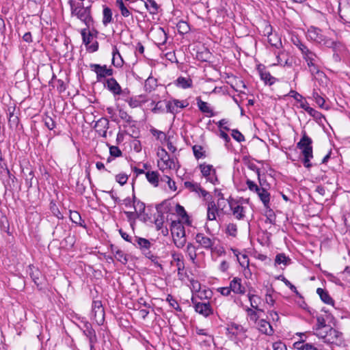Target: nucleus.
I'll return each instance as SVG.
<instances>
[{
    "mask_svg": "<svg viewBox=\"0 0 350 350\" xmlns=\"http://www.w3.org/2000/svg\"><path fill=\"white\" fill-rule=\"evenodd\" d=\"M156 85V80L152 77H148L145 81V88L146 90L151 91L153 86Z\"/></svg>",
    "mask_w": 350,
    "mask_h": 350,
    "instance_id": "61",
    "label": "nucleus"
},
{
    "mask_svg": "<svg viewBox=\"0 0 350 350\" xmlns=\"http://www.w3.org/2000/svg\"><path fill=\"white\" fill-rule=\"evenodd\" d=\"M112 251L115 254V258H116L117 260H118L123 265L127 263L128 257L122 250L116 247L115 249H112Z\"/></svg>",
    "mask_w": 350,
    "mask_h": 350,
    "instance_id": "38",
    "label": "nucleus"
},
{
    "mask_svg": "<svg viewBox=\"0 0 350 350\" xmlns=\"http://www.w3.org/2000/svg\"><path fill=\"white\" fill-rule=\"evenodd\" d=\"M83 325L80 329L83 331L84 335L88 338L90 343H96L97 342V337L95 330L93 329L92 325L88 321H81Z\"/></svg>",
    "mask_w": 350,
    "mask_h": 350,
    "instance_id": "11",
    "label": "nucleus"
},
{
    "mask_svg": "<svg viewBox=\"0 0 350 350\" xmlns=\"http://www.w3.org/2000/svg\"><path fill=\"white\" fill-rule=\"evenodd\" d=\"M193 154L197 159L205 157V152L203 150L202 146L200 145H194L192 147Z\"/></svg>",
    "mask_w": 350,
    "mask_h": 350,
    "instance_id": "43",
    "label": "nucleus"
},
{
    "mask_svg": "<svg viewBox=\"0 0 350 350\" xmlns=\"http://www.w3.org/2000/svg\"><path fill=\"white\" fill-rule=\"evenodd\" d=\"M104 85L114 96L120 95L122 94V88L116 79L111 77L107 79L104 82Z\"/></svg>",
    "mask_w": 350,
    "mask_h": 350,
    "instance_id": "15",
    "label": "nucleus"
},
{
    "mask_svg": "<svg viewBox=\"0 0 350 350\" xmlns=\"http://www.w3.org/2000/svg\"><path fill=\"white\" fill-rule=\"evenodd\" d=\"M297 147L301 150L304 156L302 162L304 167L306 168L311 167L310 160L313 158L312 139L306 134V131L302 132V137L297 144Z\"/></svg>",
    "mask_w": 350,
    "mask_h": 350,
    "instance_id": "3",
    "label": "nucleus"
},
{
    "mask_svg": "<svg viewBox=\"0 0 350 350\" xmlns=\"http://www.w3.org/2000/svg\"><path fill=\"white\" fill-rule=\"evenodd\" d=\"M177 86L186 89L192 86V80L190 78L179 77L176 81Z\"/></svg>",
    "mask_w": 350,
    "mask_h": 350,
    "instance_id": "37",
    "label": "nucleus"
},
{
    "mask_svg": "<svg viewBox=\"0 0 350 350\" xmlns=\"http://www.w3.org/2000/svg\"><path fill=\"white\" fill-rule=\"evenodd\" d=\"M191 301L194 305L196 312L203 317H208L213 314V310L209 302H198L193 297L191 298Z\"/></svg>",
    "mask_w": 350,
    "mask_h": 350,
    "instance_id": "9",
    "label": "nucleus"
},
{
    "mask_svg": "<svg viewBox=\"0 0 350 350\" xmlns=\"http://www.w3.org/2000/svg\"><path fill=\"white\" fill-rule=\"evenodd\" d=\"M196 250V247L192 243H189L187 244L186 252L192 262H195L197 257Z\"/></svg>",
    "mask_w": 350,
    "mask_h": 350,
    "instance_id": "41",
    "label": "nucleus"
},
{
    "mask_svg": "<svg viewBox=\"0 0 350 350\" xmlns=\"http://www.w3.org/2000/svg\"><path fill=\"white\" fill-rule=\"evenodd\" d=\"M273 291L274 290L271 287L267 288L265 294V301L268 305L271 306H273L275 304V299H273L272 295Z\"/></svg>",
    "mask_w": 350,
    "mask_h": 350,
    "instance_id": "46",
    "label": "nucleus"
},
{
    "mask_svg": "<svg viewBox=\"0 0 350 350\" xmlns=\"http://www.w3.org/2000/svg\"><path fill=\"white\" fill-rule=\"evenodd\" d=\"M29 274L37 286L42 285V273L40 271L32 265L28 267Z\"/></svg>",
    "mask_w": 350,
    "mask_h": 350,
    "instance_id": "21",
    "label": "nucleus"
},
{
    "mask_svg": "<svg viewBox=\"0 0 350 350\" xmlns=\"http://www.w3.org/2000/svg\"><path fill=\"white\" fill-rule=\"evenodd\" d=\"M116 5L120 11L121 15L124 18L131 17L133 18V15L131 13V8L129 6V4L124 2L123 0H116Z\"/></svg>",
    "mask_w": 350,
    "mask_h": 350,
    "instance_id": "23",
    "label": "nucleus"
},
{
    "mask_svg": "<svg viewBox=\"0 0 350 350\" xmlns=\"http://www.w3.org/2000/svg\"><path fill=\"white\" fill-rule=\"evenodd\" d=\"M307 38L308 40L320 44L324 40V35L322 33V31L315 27L311 26L307 31Z\"/></svg>",
    "mask_w": 350,
    "mask_h": 350,
    "instance_id": "13",
    "label": "nucleus"
},
{
    "mask_svg": "<svg viewBox=\"0 0 350 350\" xmlns=\"http://www.w3.org/2000/svg\"><path fill=\"white\" fill-rule=\"evenodd\" d=\"M174 103V100L167 101L166 103L165 107L167 109V112L172 113H176L178 112V110L176 109L175 105Z\"/></svg>",
    "mask_w": 350,
    "mask_h": 350,
    "instance_id": "64",
    "label": "nucleus"
},
{
    "mask_svg": "<svg viewBox=\"0 0 350 350\" xmlns=\"http://www.w3.org/2000/svg\"><path fill=\"white\" fill-rule=\"evenodd\" d=\"M302 57L306 61L312 76L316 77L322 82H323V79L327 80L325 73L320 70V66L319 65L320 58L314 52L309 49L302 55Z\"/></svg>",
    "mask_w": 350,
    "mask_h": 350,
    "instance_id": "2",
    "label": "nucleus"
},
{
    "mask_svg": "<svg viewBox=\"0 0 350 350\" xmlns=\"http://www.w3.org/2000/svg\"><path fill=\"white\" fill-rule=\"evenodd\" d=\"M246 332L247 329L243 326L236 323H230L226 327V334L230 340H235L237 336L244 334Z\"/></svg>",
    "mask_w": 350,
    "mask_h": 350,
    "instance_id": "8",
    "label": "nucleus"
},
{
    "mask_svg": "<svg viewBox=\"0 0 350 350\" xmlns=\"http://www.w3.org/2000/svg\"><path fill=\"white\" fill-rule=\"evenodd\" d=\"M43 121L44 122V125L49 129L53 130L55 128L56 124L55 122L53 120V119L48 116L45 115L43 118Z\"/></svg>",
    "mask_w": 350,
    "mask_h": 350,
    "instance_id": "47",
    "label": "nucleus"
},
{
    "mask_svg": "<svg viewBox=\"0 0 350 350\" xmlns=\"http://www.w3.org/2000/svg\"><path fill=\"white\" fill-rule=\"evenodd\" d=\"M226 232L228 235H230L231 237H235L237 236V225L234 224H232V223L228 224L227 225V227H226Z\"/></svg>",
    "mask_w": 350,
    "mask_h": 350,
    "instance_id": "53",
    "label": "nucleus"
},
{
    "mask_svg": "<svg viewBox=\"0 0 350 350\" xmlns=\"http://www.w3.org/2000/svg\"><path fill=\"white\" fill-rule=\"evenodd\" d=\"M229 286L231 291L236 294L243 295L245 292V287L241 284V279L239 278H234L230 281Z\"/></svg>",
    "mask_w": 350,
    "mask_h": 350,
    "instance_id": "22",
    "label": "nucleus"
},
{
    "mask_svg": "<svg viewBox=\"0 0 350 350\" xmlns=\"http://www.w3.org/2000/svg\"><path fill=\"white\" fill-rule=\"evenodd\" d=\"M19 119L13 113H10L8 119V124L10 129H16L18 126Z\"/></svg>",
    "mask_w": 350,
    "mask_h": 350,
    "instance_id": "52",
    "label": "nucleus"
},
{
    "mask_svg": "<svg viewBox=\"0 0 350 350\" xmlns=\"http://www.w3.org/2000/svg\"><path fill=\"white\" fill-rule=\"evenodd\" d=\"M112 64L117 67L120 68L123 66L124 61L122 55H120L116 46H113L112 51Z\"/></svg>",
    "mask_w": 350,
    "mask_h": 350,
    "instance_id": "27",
    "label": "nucleus"
},
{
    "mask_svg": "<svg viewBox=\"0 0 350 350\" xmlns=\"http://www.w3.org/2000/svg\"><path fill=\"white\" fill-rule=\"evenodd\" d=\"M92 314L98 325H103L105 321V311L100 301H93Z\"/></svg>",
    "mask_w": 350,
    "mask_h": 350,
    "instance_id": "7",
    "label": "nucleus"
},
{
    "mask_svg": "<svg viewBox=\"0 0 350 350\" xmlns=\"http://www.w3.org/2000/svg\"><path fill=\"white\" fill-rule=\"evenodd\" d=\"M196 241L200 244V245L205 250H212L213 246L215 243L213 239L206 237L203 233H198L195 237Z\"/></svg>",
    "mask_w": 350,
    "mask_h": 350,
    "instance_id": "16",
    "label": "nucleus"
},
{
    "mask_svg": "<svg viewBox=\"0 0 350 350\" xmlns=\"http://www.w3.org/2000/svg\"><path fill=\"white\" fill-rule=\"evenodd\" d=\"M312 98L315 100L316 103L321 107V108H325L324 104H325V99L319 94L315 90L312 92Z\"/></svg>",
    "mask_w": 350,
    "mask_h": 350,
    "instance_id": "54",
    "label": "nucleus"
},
{
    "mask_svg": "<svg viewBox=\"0 0 350 350\" xmlns=\"http://www.w3.org/2000/svg\"><path fill=\"white\" fill-rule=\"evenodd\" d=\"M90 68L92 71L96 73L98 82H105L107 77L113 75V70L110 67L108 68L107 65L91 64Z\"/></svg>",
    "mask_w": 350,
    "mask_h": 350,
    "instance_id": "4",
    "label": "nucleus"
},
{
    "mask_svg": "<svg viewBox=\"0 0 350 350\" xmlns=\"http://www.w3.org/2000/svg\"><path fill=\"white\" fill-rule=\"evenodd\" d=\"M51 211L54 216L61 219H63L64 216L59 210L58 207L55 203H51Z\"/></svg>",
    "mask_w": 350,
    "mask_h": 350,
    "instance_id": "58",
    "label": "nucleus"
},
{
    "mask_svg": "<svg viewBox=\"0 0 350 350\" xmlns=\"http://www.w3.org/2000/svg\"><path fill=\"white\" fill-rule=\"evenodd\" d=\"M146 101V99L145 98V96L144 95H139L135 97H131L128 100H126V102L128 103L129 105L132 108L139 107L142 103H145Z\"/></svg>",
    "mask_w": 350,
    "mask_h": 350,
    "instance_id": "31",
    "label": "nucleus"
},
{
    "mask_svg": "<svg viewBox=\"0 0 350 350\" xmlns=\"http://www.w3.org/2000/svg\"><path fill=\"white\" fill-rule=\"evenodd\" d=\"M290 262L291 259L282 253L277 254L275 258V262L278 265H287Z\"/></svg>",
    "mask_w": 350,
    "mask_h": 350,
    "instance_id": "42",
    "label": "nucleus"
},
{
    "mask_svg": "<svg viewBox=\"0 0 350 350\" xmlns=\"http://www.w3.org/2000/svg\"><path fill=\"white\" fill-rule=\"evenodd\" d=\"M113 21L112 11L109 7H104L103 10V24L107 26Z\"/></svg>",
    "mask_w": 350,
    "mask_h": 350,
    "instance_id": "35",
    "label": "nucleus"
},
{
    "mask_svg": "<svg viewBox=\"0 0 350 350\" xmlns=\"http://www.w3.org/2000/svg\"><path fill=\"white\" fill-rule=\"evenodd\" d=\"M258 196L262 201L265 208H269L270 201V193L263 187H260L257 192Z\"/></svg>",
    "mask_w": 350,
    "mask_h": 350,
    "instance_id": "29",
    "label": "nucleus"
},
{
    "mask_svg": "<svg viewBox=\"0 0 350 350\" xmlns=\"http://www.w3.org/2000/svg\"><path fill=\"white\" fill-rule=\"evenodd\" d=\"M129 176L124 173H120L116 176V180L120 185H124L126 183Z\"/></svg>",
    "mask_w": 350,
    "mask_h": 350,
    "instance_id": "57",
    "label": "nucleus"
},
{
    "mask_svg": "<svg viewBox=\"0 0 350 350\" xmlns=\"http://www.w3.org/2000/svg\"><path fill=\"white\" fill-rule=\"evenodd\" d=\"M161 157L158 161V166L163 172L167 170H176L178 167L176 166L174 159L170 158L167 152L164 150H161V152L159 153Z\"/></svg>",
    "mask_w": 350,
    "mask_h": 350,
    "instance_id": "6",
    "label": "nucleus"
},
{
    "mask_svg": "<svg viewBox=\"0 0 350 350\" xmlns=\"http://www.w3.org/2000/svg\"><path fill=\"white\" fill-rule=\"evenodd\" d=\"M70 219L72 222L79 224L81 226H85V225L80 222L81 217L77 211H70Z\"/></svg>",
    "mask_w": 350,
    "mask_h": 350,
    "instance_id": "49",
    "label": "nucleus"
},
{
    "mask_svg": "<svg viewBox=\"0 0 350 350\" xmlns=\"http://www.w3.org/2000/svg\"><path fill=\"white\" fill-rule=\"evenodd\" d=\"M199 168L202 176L206 178L207 182H209L213 185H217L219 183V180L216 175V170L212 165L203 163L199 165Z\"/></svg>",
    "mask_w": 350,
    "mask_h": 350,
    "instance_id": "5",
    "label": "nucleus"
},
{
    "mask_svg": "<svg viewBox=\"0 0 350 350\" xmlns=\"http://www.w3.org/2000/svg\"><path fill=\"white\" fill-rule=\"evenodd\" d=\"M271 30V25H266L264 31L265 35L267 36V41L271 46L278 48L282 44L281 40L276 34L272 33Z\"/></svg>",
    "mask_w": 350,
    "mask_h": 350,
    "instance_id": "19",
    "label": "nucleus"
},
{
    "mask_svg": "<svg viewBox=\"0 0 350 350\" xmlns=\"http://www.w3.org/2000/svg\"><path fill=\"white\" fill-rule=\"evenodd\" d=\"M245 311L250 321H254L255 323H257L258 321V320L259 319V316L257 313L258 311L256 310H254L252 308H247L245 309Z\"/></svg>",
    "mask_w": 350,
    "mask_h": 350,
    "instance_id": "44",
    "label": "nucleus"
},
{
    "mask_svg": "<svg viewBox=\"0 0 350 350\" xmlns=\"http://www.w3.org/2000/svg\"><path fill=\"white\" fill-rule=\"evenodd\" d=\"M252 290H250L249 293H247V297L250 301L251 307L257 311L263 312V310L258 307L262 301L260 297L255 295L254 293H252Z\"/></svg>",
    "mask_w": 350,
    "mask_h": 350,
    "instance_id": "24",
    "label": "nucleus"
},
{
    "mask_svg": "<svg viewBox=\"0 0 350 350\" xmlns=\"http://www.w3.org/2000/svg\"><path fill=\"white\" fill-rule=\"evenodd\" d=\"M256 325L259 332L262 334L267 336H272L274 333V330L269 323L265 319H260L256 323Z\"/></svg>",
    "mask_w": 350,
    "mask_h": 350,
    "instance_id": "20",
    "label": "nucleus"
},
{
    "mask_svg": "<svg viewBox=\"0 0 350 350\" xmlns=\"http://www.w3.org/2000/svg\"><path fill=\"white\" fill-rule=\"evenodd\" d=\"M172 234H174V238L180 239L185 237V228L183 226L179 225L176 229L174 230Z\"/></svg>",
    "mask_w": 350,
    "mask_h": 350,
    "instance_id": "51",
    "label": "nucleus"
},
{
    "mask_svg": "<svg viewBox=\"0 0 350 350\" xmlns=\"http://www.w3.org/2000/svg\"><path fill=\"white\" fill-rule=\"evenodd\" d=\"M338 12L344 23L350 24V0H344L340 3Z\"/></svg>",
    "mask_w": 350,
    "mask_h": 350,
    "instance_id": "14",
    "label": "nucleus"
},
{
    "mask_svg": "<svg viewBox=\"0 0 350 350\" xmlns=\"http://www.w3.org/2000/svg\"><path fill=\"white\" fill-rule=\"evenodd\" d=\"M184 186L186 189L189 190V191L195 192L204 198L206 197H211L209 193L204 190L199 183L191 181H185L184 182Z\"/></svg>",
    "mask_w": 350,
    "mask_h": 350,
    "instance_id": "12",
    "label": "nucleus"
},
{
    "mask_svg": "<svg viewBox=\"0 0 350 350\" xmlns=\"http://www.w3.org/2000/svg\"><path fill=\"white\" fill-rule=\"evenodd\" d=\"M81 33L83 44L88 45L91 42L92 38V34L90 33H87V29H82Z\"/></svg>",
    "mask_w": 350,
    "mask_h": 350,
    "instance_id": "56",
    "label": "nucleus"
},
{
    "mask_svg": "<svg viewBox=\"0 0 350 350\" xmlns=\"http://www.w3.org/2000/svg\"><path fill=\"white\" fill-rule=\"evenodd\" d=\"M234 254L237 256V259L242 267L248 266L249 265V259L246 254H241V257L238 255V251L236 250H233Z\"/></svg>",
    "mask_w": 350,
    "mask_h": 350,
    "instance_id": "50",
    "label": "nucleus"
},
{
    "mask_svg": "<svg viewBox=\"0 0 350 350\" xmlns=\"http://www.w3.org/2000/svg\"><path fill=\"white\" fill-rule=\"evenodd\" d=\"M70 13L72 17H76L83 23L88 28L92 24V17L90 7H84L83 3H76L73 0H69Z\"/></svg>",
    "mask_w": 350,
    "mask_h": 350,
    "instance_id": "1",
    "label": "nucleus"
},
{
    "mask_svg": "<svg viewBox=\"0 0 350 350\" xmlns=\"http://www.w3.org/2000/svg\"><path fill=\"white\" fill-rule=\"evenodd\" d=\"M161 181L165 182L168 187L170 190L175 191L176 190V183L171 179V178L168 175H164L163 177L161 178Z\"/></svg>",
    "mask_w": 350,
    "mask_h": 350,
    "instance_id": "45",
    "label": "nucleus"
},
{
    "mask_svg": "<svg viewBox=\"0 0 350 350\" xmlns=\"http://www.w3.org/2000/svg\"><path fill=\"white\" fill-rule=\"evenodd\" d=\"M146 177L148 181L150 184H152L153 186L157 187L159 185V174L157 172H155V171L147 172L146 173Z\"/></svg>",
    "mask_w": 350,
    "mask_h": 350,
    "instance_id": "34",
    "label": "nucleus"
},
{
    "mask_svg": "<svg viewBox=\"0 0 350 350\" xmlns=\"http://www.w3.org/2000/svg\"><path fill=\"white\" fill-rule=\"evenodd\" d=\"M229 205L232 212V215L236 219L239 220L244 219L245 217V208L241 204H239L237 202L233 201L229 202Z\"/></svg>",
    "mask_w": 350,
    "mask_h": 350,
    "instance_id": "17",
    "label": "nucleus"
},
{
    "mask_svg": "<svg viewBox=\"0 0 350 350\" xmlns=\"http://www.w3.org/2000/svg\"><path fill=\"white\" fill-rule=\"evenodd\" d=\"M133 206L135 211L139 215L145 211V204L137 200L135 196H133Z\"/></svg>",
    "mask_w": 350,
    "mask_h": 350,
    "instance_id": "40",
    "label": "nucleus"
},
{
    "mask_svg": "<svg viewBox=\"0 0 350 350\" xmlns=\"http://www.w3.org/2000/svg\"><path fill=\"white\" fill-rule=\"evenodd\" d=\"M137 243L142 251L145 256L152 261L157 259V256H154L150 251L151 243L148 239L144 238H136Z\"/></svg>",
    "mask_w": 350,
    "mask_h": 350,
    "instance_id": "10",
    "label": "nucleus"
},
{
    "mask_svg": "<svg viewBox=\"0 0 350 350\" xmlns=\"http://www.w3.org/2000/svg\"><path fill=\"white\" fill-rule=\"evenodd\" d=\"M166 301L170 304V306L176 311H181V308L177 301L171 295H167Z\"/></svg>",
    "mask_w": 350,
    "mask_h": 350,
    "instance_id": "55",
    "label": "nucleus"
},
{
    "mask_svg": "<svg viewBox=\"0 0 350 350\" xmlns=\"http://www.w3.org/2000/svg\"><path fill=\"white\" fill-rule=\"evenodd\" d=\"M293 44L301 51V55L306 53L309 49L299 38H296L293 40Z\"/></svg>",
    "mask_w": 350,
    "mask_h": 350,
    "instance_id": "48",
    "label": "nucleus"
},
{
    "mask_svg": "<svg viewBox=\"0 0 350 350\" xmlns=\"http://www.w3.org/2000/svg\"><path fill=\"white\" fill-rule=\"evenodd\" d=\"M172 258L173 260L176 262L178 273L180 274V272L183 271L185 269L183 257L181 254H172Z\"/></svg>",
    "mask_w": 350,
    "mask_h": 350,
    "instance_id": "39",
    "label": "nucleus"
},
{
    "mask_svg": "<svg viewBox=\"0 0 350 350\" xmlns=\"http://www.w3.org/2000/svg\"><path fill=\"white\" fill-rule=\"evenodd\" d=\"M109 154L111 157H118L122 155V151L116 146H110Z\"/></svg>",
    "mask_w": 350,
    "mask_h": 350,
    "instance_id": "60",
    "label": "nucleus"
},
{
    "mask_svg": "<svg viewBox=\"0 0 350 350\" xmlns=\"http://www.w3.org/2000/svg\"><path fill=\"white\" fill-rule=\"evenodd\" d=\"M317 293L319 295L321 299L326 304L334 305V300L329 296L327 291L321 288H318L317 289Z\"/></svg>",
    "mask_w": 350,
    "mask_h": 350,
    "instance_id": "33",
    "label": "nucleus"
},
{
    "mask_svg": "<svg viewBox=\"0 0 350 350\" xmlns=\"http://www.w3.org/2000/svg\"><path fill=\"white\" fill-rule=\"evenodd\" d=\"M316 335L319 338H321L324 340L325 342H333L332 340L334 337H336L334 335H329V330L326 329L325 327L323 328H316Z\"/></svg>",
    "mask_w": 350,
    "mask_h": 350,
    "instance_id": "28",
    "label": "nucleus"
},
{
    "mask_svg": "<svg viewBox=\"0 0 350 350\" xmlns=\"http://www.w3.org/2000/svg\"><path fill=\"white\" fill-rule=\"evenodd\" d=\"M221 206L220 200H218L217 205L213 200H211L207 204V219L213 221L216 219V215Z\"/></svg>",
    "mask_w": 350,
    "mask_h": 350,
    "instance_id": "18",
    "label": "nucleus"
},
{
    "mask_svg": "<svg viewBox=\"0 0 350 350\" xmlns=\"http://www.w3.org/2000/svg\"><path fill=\"white\" fill-rule=\"evenodd\" d=\"M196 100L198 107L202 113H206L208 117H213L215 116L213 109L206 102L201 100L200 97H198Z\"/></svg>",
    "mask_w": 350,
    "mask_h": 350,
    "instance_id": "26",
    "label": "nucleus"
},
{
    "mask_svg": "<svg viewBox=\"0 0 350 350\" xmlns=\"http://www.w3.org/2000/svg\"><path fill=\"white\" fill-rule=\"evenodd\" d=\"M259 74L260 79L265 82V84H269L271 85H273L276 81V79L272 77L270 73L265 69H259Z\"/></svg>",
    "mask_w": 350,
    "mask_h": 350,
    "instance_id": "32",
    "label": "nucleus"
},
{
    "mask_svg": "<svg viewBox=\"0 0 350 350\" xmlns=\"http://www.w3.org/2000/svg\"><path fill=\"white\" fill-rule=\"evenodd\" d=\"M151 105H154L152 111L154 113H161L164 111L163 106L161 101L157 102L156 104L154 101L151 103Z\"/></svg>",
    "mask_w": 350,
    "mask_h": 350,
    "instance_id": "59",
    "label": "nucleus"
},
{
    "mask_svg": "<svg viewBox=\"0 0 350 350\" xmlns=\"http://www.w3.org/2000/svg\"><path fill=\"white\" fill-rule=\"evenodd\" d=\"M232 136L236 141L239 142L245 141L243 135L237 129L232 131Z\"/></svg>",
    "mask_w": 350,
    "mask_h": 350,
    "instance_id": "62",
    "label": "nucleus"
},
{
    "mask_svg": "<svg viewBox=\"0 0 350 350\" xmlns=\"http://www.w3.org/2000/svg\"><path fill=\"white\" fill-rule=\"evenodd\" d=\"M278 64L282 66L292 67V57H290L288 53L281 52L277 55Z\"/></svg>",
    "mask_w": 350,
    "mask_h": 350,
    "instance_id": "25",
    "label": "nucleus"
},
{
    "mask_svg": "<svg viewBox=\"0 0 350 350\" xmlns=\"http://www.w3.org/2000/svg\"><path fill=\"white\" fill-rule=\"evenodd\" d=\"M176 212L182 219L188 218L186 211L181 205L177 204L176 206Z\"/></svg>",
    "mask_w": 350,
    "mask_h": 350,
    "instance_id": "63",
    "label": "nucleus"
},
{
    "mask_svg": "<svg viewBox=\"0 0 350 350\" xmlns=\"http://www.w3.org/2000/svg\"><path fill=\"white\" fill-rule=\"evenodd\" d=\"M145 6L151 14H156L158 12L159 5L154 0H145Z\"/></svg>",
    "mask_w": 350,
    "mask_h": 350,
    "instance_id": "36",
    "label": "nucleus"
},
{
    "mask_svg": "<svg viewBox=\"0 0 350 350\" xmlns=\"http://www.w3.org/2000/svg\"><path fill=\"white\" fill-rule=\"evenodd\" d=\"M317 322L316 328L325 327L326 329L329 330V335H334L335 336H337V331L330 326L326 325L325 320L323 316H318L317 317Z\"/></svg>",
    "mask_w": 350,
    "mask_h": 350,
    "instance_id": "30",
    "label": "nucleus"
}]
</instances>
